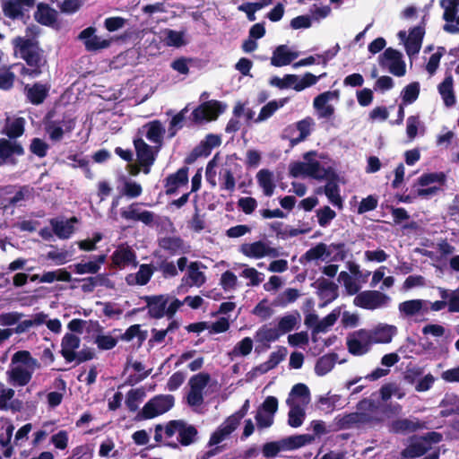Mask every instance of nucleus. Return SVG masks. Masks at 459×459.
<instances>
[{"label":"nucleus","mask_w":459,"mask_h":459,"mask_svg":"<svg viewBox=\"0 0 459 459\" xmlns=\"http://www.w3.org/2000/svg\"><path fill=\"white\" fill-rule=\"evenodd\" d=\"M140 204L133 203L126 210L122 209L120 215L126 221H141L145 225H151L154 221V213L151 211L141 210Z\"/></svg>","instance_id":"obj_18"},{"label":"nucleus","mask_w":459,"mask_h":459,"mask_svg":"<svg viewBox=\"0 0 459 459\" xmlns=\"http://www.w3.org/2000/svg\"><path fill=\"white\" fill-rule=\"evenodd\" d=\"M178 433V442H168L165 446L170 448H178V444L188 446L198 439V430L195 425L188 424L183 420H171L167 422L164 434L167 438L172 437Z\"/></svg>","instance_id":"obj_2"},{"label":"nucleus","mask_w":459,"mask_h":459,"mask_svg":"<svg viewBox=\"0 0 459 459\" xmlns=\"http://www.w3.org/2000/svg\"><path fill=\"white\" fill-rule=\"evenodd\" d=\"M146 395L143 387L131 389L126 394V405L131 412L138 411L139 403L143 402Z\"/></svg>","instance_id":"obj_37"},{"label":"nucleus","mask_w":459,"mask_h":459,"mask_svg":"<svg viewBox=\"0 0 459 459\" xmlns=\"http://www.w3.org/2000/svg\"><path fill=\"white\" fill-rule=\"evenodd\" d=\"M81 339L79 336L72 333H66L61 341L60 354L63 356L67 363L75 360V352L80 347Z\"/></svg>","instance_id":"obj_22"},{"label":"nucleus","mask_w":459,"mask_h":459,"mask_svg":"<svg viewBox=\"0 0 459 459\" xmlns=\"http://www.w3.org/2000/svg\"><path fill=\"white\" fill-rule=\"evenodd\" d=\"M390 298L381 291L364 290L355 297L353 304L363 309L375 310L386 306Z\"/></svg>","instance_id":"obj_8"},{"label":"nucleus","mask_w":459,"mask_h":459,"mask_svg":"<svg viewBox=\"0 0 459 459\" xmlns=\"http://www.w3.org/2000/svg\"><path fill=\"white\" fill-rule=\"evenodd\" d=\"M15 51L19 54L28 66L41 69L46 64L43 50L39 48L37 41L31 39L17 37L13 39Z\"/></svg>","instance_id":"obj_3"},{"label":"nucleus","mask_w":459,"mask_h":459,"mask_svg":"<svg viewBox=\"0 0 459 459\" xmlns=\"http://www.w3.org/2000/svg\"><path fill=\"white\" fill-rule=\"evenodd\" d=\"M290 395L300 398L303 405H307L310 402V391L303 383L294 385Z\"/></svg>","instance_id":"obj_60"},{"label":"nucleus","mask_w":459,"mask_h":459,"mask_svg":"<svg viewBox=\"0 0 459 459\" xmlns=\"http://www.w3.org/2000/svg\"><path fill=\"white\" fill-rule=\"evenodd\" d=\"M439 406L442 408L439 415L443 418L459 415V395L455 394H446Z\"/></svg>","instance_id":"obj_28"},{"label":"nucleus","mask_w":459,"mask_h":459,"mask_svg":"<svg viewBox=\"0 0 459 459\" xmlns=\"http://www.w3.org/2000/svg\"><path fill=\"white\" fill-rule=\"evenodd\" d=\"M239 250L244 255L253 258H262L267 255L277 257L279 255L277 248L268 247L261 240L250 244H242Z\"/></svg>","instance_id":"obj_12"},{"label":"nucleus","mask_w":459,"mask_h":459,"mask_svg":"<svg viewBox=\"0 0 459 459\" xmlns=\"http://www.w3.org/2000/svg\"><path fill=\"white\" fill-rule=\"evenodd\" d=\"M45 129L53 142H59L64 137L65 131L56 121H51L47 124Z\"/></svg>","instance_id":"obj_62"},{"label":"nucleus","mask_w":459,"mask_h":459,"mask_svg":"<svg viewBox=\"0 0 459 459\" xmlns=\"http://www.w3.org/2000/svg\"><path fill=\"white\" fill-rule=\"evenodd\" d=\"M117 338H114L109 334H98L95 337L94 342L97 344L100 350L109 351L117 346Z\"/></svg>","instance_id":"obj_58"},{"label":"nucleus","mask_w":459,"mask_h":459,"mask_svg":"<svg viewBox=\"0 0 459 459\" xmlns=\"http://www.w3.org/2000/svg\"><path fill=\"white\" fill-rule=\"evenodd\" d=\"M221 184L220 187L221 189L227 190L230 193L234 192L236 187V180L233 175V172L230 169H224L221 172Z\"/></svg>","instance_id":"obj_53"},{"label":"nucleus","mask_w":459,"mask_h":459,"mask_svg":"<svg viewBox=\"0 0 459 459\" xmlns=\"http://www.w3.org/2000/svg\"><path fill=\"white\" fill-rule=\"evenodd\" d=\"M315 284H316L319 299L324 301L320 307H325L338 298V285L333 281L321 277L312 285Z\"/></svg>","instance_id":"obj_17"},{"label":"nucleus","mask_w":459,"mask_h":459,"mask_svg":"<svg viewBox=\"0 0 459 459\" xmlns=\"http://www.w3.org/2000/svg\"><path fill=\"white\" fill-rule=\"evenodd\" d=\"M423 303L422 299L406 300L399 304V310L407 316H412L422 309Z\"/></svg>","instance_id":"obj_46"},{"label":"nucleus","mask_w":459,"mask_h":459,"mask_svg":"<svg viewBox=\"0 0 459 459\" xmlns=\"http://www.w3.org/2000/svg\"><path fill=\"white\" fill-rule=\"evenodd\" d=\"M148 130L146 133V138L154 143H160L162 141V135L165 133V129L159 120H153L146 125Z\"/></svg>","instance_id":"obj_44"},{"label":"nucleus","mask_w":459,"mask_h":459,"mask_svg":"<svg viewBox=\"0 0 459 459\" xmlns=\"http://www.w3.org/2000/svg\"><path fill=\"white\" fill-rule=\"evenodd\" d=\"M25 121L22 117L14 119L11 124L6 126V135L10 139H16L22 136L24 133Z\"/></svg>","instance_id":"obj_52"},{"label":"nucleus","mask_w":459,"mask_h":459,"mask_svg":"<svg viewBox=\"0 0 459 459\" xmlns=\"http://www.w3.org/2000/svg\"><path fill=\"white\" fill-rule=\"evenodd\" d=\"M159 246L171 255L186 252L185 242L180 237H164L159 240Z\"/></svg>","instance_id":"obj_29"},{"label":"nucleus","mask_w":459,"mask_h":459,"mask_svg":"<svg viewBox=\"0 0 459 459\" xmlns=\"http://www.w3.org/2000/svg\"><path fill=\"white\" fill-rule=\"evenodd\" d=\"M238 426L229 417L211 434L207 443L208 446H218L220 443L230 437Z\"/></svg>","instance_id":"obj_23"},{"label":"nucleus","mask_w":459,"mask_h":459,"mask_svg":"<svg viewBox=\"0 0 459 459\" xmlns=\"http://www.w3.org/2000/svg\"><path fill=\"white\" fill-rule=\"evenodd\" d=\"M24 153V150L20 143H13L10 140L0 139V158L4 160L10 158L13 154L21 156Z\"/></svg>","instance_id":"obj_36"},{"label":"nucleus","mask_w":459,"mask_h":459,"mask_svg":"<svg viewBox=\"0 0 459 459\" xmlns=\"http://www.w3.org/2000/svg\"><path fill=\"white\" fill-rule=\"evenodd\" d=\"M154 257L156 258L152 264L154 271H160L164 278L178 275V269L173 262L169 261L167 257L157 252L154 253Z\"/></svg>","instance_id":"obj_27"},{"label":"nucleus","mask_w":459,"mask_h":459,"mask_svg":"<svg viewBox=\"0 0 459 459\" xmlns=\"http://www.w3.org/2000/svg\"><path fill=\"white\" fill-rule=\"evenodd\" d=\"M367 329H359L349 334L346 341L348 351L353 356L367 354L371 349V343Z\"/></svg>","instance_id":"obj_9"},{"label":"nucleus","mask_w":459,"mask_h":459,"mask_svg":"<svg viewBox=\"0 0 459 459\" xmlns=\"http://www.w3.org/2000/svg\"><path fill=\"white\" fill-rule=\"evenodd\" d=\"M258 185L266 196H272L275 188L273 173L269 169H261L256 175Z\"/></svg>","instance_id":"obj_35"},{"label":"nucleus","mask_w":459,"mask_h":459,"mask_svg":"<svg viewBox=\"0 0 459 459\" xmlns=\"http://www.w3.org/2000/svg\"><path fill=\"white\" fill-rule=\"evenodd\" d=\"M426 429H429L428 422L416 417L397 419L393 420L389 426L390 432L401 435H407Z\"/></svg>","instance_id":"obj_10"},{"label":"nucleus","mask_w":459,"mask_h":459,"mask_svg":"<svg viewBox=\"0 0 459 459\" xmlns=\"http://www.w3.org/2000/svg\"><path fill=\"white\" fill-rule=\"evenodd\" d=\"M298 56V52L290 51L286 45H280L273 52L271 65L275 67L285 66L290 65Z\"/></svg>","instance_id":"obj_25"},{"label":"nucleus","mask_w":459,"mask_h":459,"mask_svg":"<svg viewBox=\"0 0 459 459\" xmlns=\"http://www.w3.org/2000/svg\"><path fill=\"white\" fill-rule=\"evenodd\" d=\"M324 75H325V74H323L319 76H316L315 74L307 72L303 75V77L301 78L300 81L298 80L296 84L293 86V89L296 91H301L304 89L316 84L317 82L318 79L323 77Z\"/></svg>","instance_id":"obj_61"},{"label":"nucleus","mask_w":459,"mask_h":459,"mask_svg":"<svg viewBox=\"0 0 459 459\" xmlns=\"http://www.w3.org/2000/svg\"><path fill=\"white\" fill-rule=\"evenodd\" d=\"M318 223L321 227H326L336 216V212L329 206H324L316 211Z\"/></svg>","instance_id":"obj_63"},{"label":"nucleus","mask_w":459,"mask_h":459,"mask_svg":"<svg viewBox=\"0 0 459 459\" xmlns=\"http://www.w3.org/2000/svg\"><path fill=\"white\" fill-rule=\"evenodd\" d=\"M287 349L285 347H279L276 351L270 354L267 361L264 363V371L271 370L276 368L286 357Z\"/></svg>","instance_id":"obj_49"},{"label":"nucleus","mask_w":459,"mask_h":459,"mask_svg":"<svg viewBox=\"0 0 459 459\" xmlns=\"http://www.w3.org/2000/svg\"><path fill=\"white\" fill-rule=\"evenodd\" d=\"M134 145L138 162L143 168V173L148 174L155 161V153L152 148L140 137L134 139Z\"/></svg>","instance_id":"obj_13"},{"label":"nucleus","mask_w":459,"mask_h":459,"mask_svg":"<svg viewBox=\"0 0 459 459\" xmlns=\"http://www.w3.org/2000/svg\"><path fill=\"white\" fill-rule=\"evenodd\" d=\"M253 349V341L250 337H245L238 342L232 350L235 356H247Z\"/></svg>","instance_id":"obj_59"},{"label":"nucleus","mask_w":459,"mask_h":459,"mask_svg":"<svg viewBox=\"0 0 459 459\" xmlns=\"http://www.w3.org/2000/svg\"><path fill=\"white\" fill-rule=\"evenodd\" d=\"M313 437L307 434L294 435L279 441H271L264 444L262 452L265 458L273 459L278 455L281 451H290L300 448L310 443Z\"/></svg>","instance_id":"obj_4"},{"label":"nucleus","mask_w":459,"mask_h":459,"mask_svg":"<svg viewBox=\"0 0 459 459\" xmlns=\"http://www.w3.org/2000/svg\"><path fill=\"white\" fill-rule=\"evenodd\" d=\"M153 273L154 269L152 264H141L135 277L137 279V285H146L150 281Z\"/></svg>","instance_id":"obj_57"},{"label":"nucleus","mask_w":459,"mask_h":459,"mask_svg":"<svg viewBox=\"0 0 459 459\" xmlns=\"http://www.w3.org/2000/svg\"><path fill=\"white\" fill-rule=\"evenodd\" d=\"M227 105L220 100H211L201 103L191 114V120L200 125L203 122L216 120L219 116L225 112Z\"/></svg>","instance_id":"obj_6"},{"label":"nucleus","mask_w":459,"mask_h":459,"mask_svg":"<svg viewBox=\"0 0 459 459\" xmlns=\"http://www.w3.org/2000/svg\"><path fill=\"white\" fill-rule=\"evenodd\" d=\"M453 76L448 74L438 85V91L446 107H452L455 104V96L453 91Z\"/></svg>","instance_id":"obj_31"},{"label":"nucleus","mask_w":459,"mask_h":459,"mask_svg":"<svg viewBox=\"0 0 459 459\" xmlns=\"http://www.w3.org/2000/svg\"><path fill=\"white\" fill-rule=\"evenodd\" d=\"M12 363H21L31 370H35L39 368V364L36 359H34L29 351H18L12 357Z\"/></svg>","instance_id":"obj_39"},{"label":"nucleus","mask_w":459,"mask_h":459,"mask_svg":"<svg viewBox=\"0 0 459 459\" xmlns=\"http://www.w3.org/2000/svg\"><path fill=\"white\" fill-rule=\"evenodd\" d=\"M12 66L0 68V90L9 91L13 87L15 74L11 71Z\"/></svg>","instance_id":"obj_51"},{"label":"nucleus","mask_w":459,"mask_h":459,"mask_svg":"<svg viewBox=\"0 0 459 459\" xmlns=\"http://www.w3.org/2000/svg\"><path fill=\"white\" fill-rule=\"evenodd\" d=\"M210 375L208 373H198L194 375L189 379L190 389L203 392L204 388L210 381Z\"/></svg>","instance_id":"obj_56"},{"label":"nucleus","mask_w":459,"mask_h":459,"mask_svg":"<svg viewBox=\"0 0 459 459\" xmlns=\"http://www.w3.org/2000/svg\"><path fill=\"white\" fill-rule=\"evenodd\" d=\"M33 371L34 370L17 366L7 373L11 382L14 385L24 386L30 382Z\"/></svg>","instance_id":"obj_30"},{"label":"nucleus","mask_w":459,"mask_h":459,"mask_svg":"<svg viewBox=\"0 0 459 459\" xmlns=\"http://www.w3.org/2000/svg\"><path fill=\"white\" fill-rule=\"evenodd\" d=\"M289 101V98H282L279 100H271L260 110L256 122H261L271 117L277 109L283 107Z\"/></svg>","instance_id":"obj_38"},{"label":"nucleus","mask_w":459,"mask_h":459,"mask_svg":"<svg viewBox=\"0 0 459 459\" xmlns=\"http://www.w3.org/2000/svg\"><path fill=\"white\" fill-rule=\"evenodd\" d=\"M297 325V317L293 315H287L280 318L278 330L281 334L292 331Z\"/></svg>","instance_id":"obj_64"},{"label":"nucleus","mask_w":459,"mask_h":459,"mask_svg":"<svg viewBox=\"0 0 459 459\" xmlns=\"http://www.w3.org/2000/svg\"><path fill=\"white\" fill-rule=\"evenodd\" d=\"M324 255L328 257L331 255V251L328 250L325 243H318L315 247L309 248L303 255L302 259L307 262H311L318 259H323Z\"/></svg>","instance_id":"obj_41"},{"label":"nucleus","mask_w":459,"mask_h":459,"mask_svg":"<svg viewBox=\"0 0 459 459\" xmlns=\"http://www.w3.org/2000/svg\"><path fill=\"white\" fill-rule=\"evenodd\" d=\"M429 448L430 446H427L421 441L411 442L401 452V455L404 458H418L424 455Z\"/></svg>","instance_id":"obj_40"},{"label":"nucleus","mask_w":459,"mask_h":459,"mask_svg":"<svg viewBox=\"0 0 459 459\" xmlns=\"http://www.w3.org/2000/svg\"><path fill=\"white\" fill-rule=\"evenodd\" d=\"M424 34V28L420 26L410 30L409 36L404 42L405 50L409 56H415L420 52Z\"/></svg>","instance_id":"obj_24"},{"label":"nucleus","mask_w":459,"mask_h":459,"mask_svg":"<svg viewBox=\"0 0 459 459\" xmlns=\"http://www.w3.org/2000/svg\"><path fill=\"white\" fill-rule=\"evenodd\" d=\"M112 264L117 268H125L132 264L136 267L138 262L136 261V254L134 249L129 246H118L111 255Z\"/></svg>","instance_id":"obj_15"},{"label":"nucleus","mask_w":459,"mask_h":459,"mask_svg":"<svg viewBox=\"0 0 459 459\" xmlns=\"http://www.w3.org/2000/svg\"><path fill=\"white\" fill-rule=\"evenodd\" d=\"M446 181V176L444 172H430L422 174L415 185L420 186H428L434 183H438L439 186H444Z\"/></svg>","instance_id":"obj_42"},{"label":"nucleus","mask_w":459,"mask_h":459,"mask_svg":"<svg viewBox=\"0 0 459 459\" xmlns=\"http://www.w3.org/2000/svg\"><path fill=\"white\" fill-rule=\"evenodd\" d=\"M57 11L50 7L48 4L39 3L37 4V11L34 13V19L39 24L54 29H58L59 23L57 22Z\"/></svg>","instance_id":"obj_16"},{"label":"nucleus","mask_w":459,"mask_h":459,"mask_svg":"<svg viewBox=\"0 0 459 459\" xmlns=\"http://www.w3.org/2000/svg\"><path fill=\"white\" fill-rule=\"evenodd\" d=\"M420 94V83L418 82H411L402 91L403 104L408 105L413 103Z\"/></svg>","instance_id":"obj_47"},{"label":"nucleus","mask_w":459,"mask_h":459,"mask_svg":"<svg viewBox=\"0 0 459 459\" xmlns=\"http://www.w3.org/2000/svg\"><path fill=\"white\" fill-rule=\"evenodd\" d=\"M25 89L27 90V98L33 105L43 103L48 93L46 85L39 82L34 83L31 87L26 85Z\"/></svg>","instance_id":"obj_32"},{"label":"nucleus","mask_w":459,"mask_h":459,"mask_svg":"<svg viewBox=\"0 0 459 459\" xmlns=\"http://www.w3.org/2000/svg\"><path fill=\"white\" fill-rule=\"evenodd\" d=\"M338 355L334 352L320 357L316 363L315 372L317 376H325L334 367Z\"/></svg>","instance_id":"obj_33"},{"label":"nucleus","mask_w":459,"mask_h":459,"mask_svg":"<svg viewBox=\"0 0 459 459\" xmlns=\"http://www.w3.org/2000/svg\"><path fill=\"white\" fill-rule=\"evenodd\" d=\"M187 183L188 168L184 166L164 179L165 193L168 195H174L180 186L187 185Z\"/></svg>","instance_id":"obj_19"},{"label":"nucleus","mask_w":459,"mask_h":459,"mask_svg":"<svg viewBox=\"0 0 459 459\" xmlns=\"http://www.w3.org/2000/svg\"><path fill=\"white\" fill-rule=\"evenodd\" d=\"M325 194L330 202L339 207L342 206V201L339 194V186L336 182H327L325 186Z\"/></svg>","instance_id":"obj_54"},{"label":"nucleus","mask_w":459,"mask_h":459,"mask_svg":"<svg viewBox=\"0 0 459 459\" xmlns=\"http://www.w3.org/2000/svg\"><path fill=\"white\" fill-rule=\"evenodd\" d=\"M300 296L299 290L294 288H288L283 292L279 294L274 300V305L280 307H286L287 305L295 302Z\"/></svg>","instance_id":"obj_48"},{"label":"nucleus","mask_w":459,"mask_h":459,"mask_svg":"<svg viewBox=\"0 0 459 459\" xmlns=\"http://www.w3.org/2000/svg\"><path fill=\"white\" fill-rule=\"evenodd\" d=\"M175 404V397L172 394H158L151 398L138 411L136 420H151L166 413Z\"/></svg>","instance_id":"obj_5"},{"label":"nucleus","mask_w":459,"mask_h":459,"mask_svg":"<svg viewBox=\"0 0 459 459\" xmlns=\"http://www.w3.org/2000/svg\"><path fill=\"white\" fill-rule=\"evenodd\" d=\"M356 407L359 411L347 413L338 420V426L340 429H348L353 427H361L366 425L372 426L381 421L380 419L365 411H373L377 408L375 401L364 398L358 403Z\"/></svg>","instance_id":"obj_1"},{"label":"nucleus","mask_w":459,"mask_h":459,"mask_svg":"<svg viewBox=\"0 0 459 459\" xmlns=\"http://www.w3.org/2000/svg\"><path fill=\"white\" fill-rule=\"evenodd\" d=\"M286 403L290 407L288 413V424L292 428L300 427L306 417L304 409L299 404H294L290 398L287 399Z\"/></svg>","instance_id":"obj_34"},{"label":"nucleus","mask_w":459,"mask_h":459,"mask_svg":"<svg viewBox=\"0 0 459 459\" xmlns=\"http://www.w3.org/2000/svg\"><path fill=\"white\" fill-rule=\"evenodd\" d=\"M338 91H328L317 95L313 101L314 108L317 110L319 117L330 118L334 114V108L332 105H327V102L333 97H338Z\"/></svg>","instance_id":"obj_20"},{"label":"nucleus","mask_w":459,"mask_h":459,"mask_svg":"<svg viewBox=\"0 0 459 459\" xmlns=\"http://www.w3.org/2000/svg\"><path fill=\"white\" fill-rule=\"evenodd\" d=\"M339 317V312L333 310L330 314L325 316L321 321L313 328V333H325L329 327L333 326Z\"/></svg>","instance_id":"obj_50"},{"label":"nucleus","mask_w":459,"mask_h":459,"mask_svg":"<svg viewBox=\"0 0 459 459\" xmlns=\"http://www.w3.org/2000/svg\"><path fill=\"white\" fill-rule=\"evenodd\" d=\"M397 328L394 325L379 324L372 330H368V335L371 345L374 343H389L396 334Z\"/></svg>","instance_id":"obj_21"},{"label":"nucleus","mask_w":459,"mask_h":459,"mask_svg":"<svg viewBox=\"0 0 459 459\" xmlns=\"http://www.w3.org/2000/svg\"><path fill=\"white\" fill-rule=\"evenodd\" d=\"M379 65L382 68H387L394 76L401 77L406 73V65L403 60L400 51L387 48L379 56Z\"/></svg>","instance_id":"obj_7"},{"label":"nucleus","mask_w":459,"mask_h":459,"mask_svg":"<svg viewBox=\"0 0 459 459\" xmlns=\"http://www.w3.org/2000/svg\"><path fill=\"white\" fill-rule=\"evenodd\" d=\"M36 0H2L3 13L12 20L22 19L25 12L34 7Z\"/></svg>","instance_id":"obj_11"},{"label":"nucleus","mask_w":459,"mask_h":459,"mask_svg":"<svg viewBox=\"0 0 459 459\" xmlns=\"http://www.w3.org/2000/svg\"><path fill=\"white\" fill-rule=\"evenodd\" d=\"M146 302L148 315L151 318L160 319L166 316V307L169 303V297L160 295H146L141 298Z\"/></svg>","instance_id":"obj_14"},{"label":"nucleus","mask_w":459,"mask_h":459,"mask_svg":"<svg viewBox=\"0 0 459 459\" xmlns=\"http://www.w3.org/2000/svg\"><path fill=\"white\" fill-rule=\"evenodd\" d=\"M78 220L76 217H72L68 221H59L57 219H51L50 224L53 229V232L56 237H58L61 239H66L71 237V235L74 231V228L73 223L77 222Z\"/></svg>","instance_id":"obj_26"},{"label":"nucleus","mask_w":459,"mask_h":459,"mask_svg":"<svg viewBox=\"0 0 459 459\" xmlns=\"http://www.w3.org/2000/svg\"><path fill=\"white\" fill-rule=\"evenodd\" d=\"M298 80L299 76L296 74H286L283 78L274 76L270 80V84L279 89H286L291 86L293 87Z\"/></svg>","instance_id":"obj_55"},{"label":"nucleus","mask_w":459,"mask_h":459,"mask_svg":"<svg viewBox=\"0 0 459 459\" xmlns=\"http://www.w3.org/2000/svg\"><path fill=\"white\" fill-rule=\"evenodd\" d=\"M281 333L278 328H270L266 325H262L255 333V340L259 342H272L279 339Z\"/></svg>","instance_id":"obj_43"},{"label":"nucleus","mask_w":459,"mask_h":459,"mask_svg":"<svg viewBox=\"0 0 459 459\" xmlns=\"http://www.w3.org/2000/svg\"><path fill=\"white\" fill-rule=\"evenodd\" d=\"M200 264V262H191L188 265L187 277L191 280L190 286L200 287L205 282V275L199 270Z\"/></svg>","instance_id":"obj_45"}]
</instances>
